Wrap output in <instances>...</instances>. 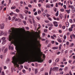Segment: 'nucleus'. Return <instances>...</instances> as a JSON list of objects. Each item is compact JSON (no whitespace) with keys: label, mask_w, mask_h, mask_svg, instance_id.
<instances>
[{"label":"nucleus","mask_w":75,"mask_h":75,"mask_svg":"<svg viewBox=\"0 0 75 75\" xmlns=\"http://www.w3.org/2000/svg\"><path fill=\"white\" fill-rule=\"evenodd\" d=\"M35 45L36 50L35 54L28 56H27L26 57H24V58L23 59H22L21 57H18V59L20 64H23L25 62H28V61L29 62H31V59H35L36 61L38 62H43V60L41 57L42 56L41 54H39V52H40L41 51L40 48L41 46V44H39V47H38V46L37 44H36Z\"/></svg>","instance_id":"nucleus-1"},{"label":"nucleus","mask_w":75,"mask_h":75,"mask_svg":"<svg viewBox=\"0 0 75 75\" xmlns=\"http://www.w3.org/2000/svg\"><path fill=\"white\" fill-rule=\"evenodd\" d=\"M14 44L16 45V51H14L15 52L17 53L15 54L16 56H18V54L19 55H20L22 53H23V47L21 46H18V43H17V40H16L15 39H14ZM17 53L18 54H17Z\"/></svg>","instance_id":"nucleus-2"},{"label":"nucleus","mask_w":75,"mask_h":75,"mask_svg":"<svg viewBox=\"0 0 75 75\" xmlns=\"http://www.w3.org/2000/svg\"><path fill=\"white\" fill-rule=\"evenodd\" d=\"M9 31L11 33L10 35L9 36V41H11L12 40L15 39V36H18V34L16 33V30L15 29H12L11 31V30L9 29Z\"/></svg>","instance_id":"nucleus-3"},{"label":"nucleus","mask_w":75,"mask_h":75,"mask_svg":"<svg viewBox=\"0 0 75 75\" xmlns=\"http://www.w3.org/2000/svg\"><path fill=\"white\" fill-rule=\"evenodd\" d=\"M13 58V61L12 62L14 64H16V63H17V59L15 56H13V57H12Z\"/></svg>","instance_id":"nucleus-4"},{"label":"nucleus","mask_w":75,"mask_h":75,"mask_svg":"<svg viewBox=\"0 0 75 75\" xmlns=\"http://www.w3.org/2000/svg\"><path fill=\"white\" fill-rule=\"evenodd\" d=\"M6 38L5 37H3L1 38V40H2V44L3 45H4V44H6Z\"/></svg>","instance_id":"nucleus-5"},{"label":"nucleus","mask_w":75,"mask_h":75,"mask_svg":"<svg viewBox=\"0 0 75 75\" xmlns=\"http://www.w3.org/2000/svg\"><path fill=\"white\" fill-rule=\"evenodd\" d=\"M74 25H71V27L69 29V32L72 31V28H74Z\"/></svg>","instance_id":"nucleus-6"},{"label":"nucleus","mask_w":75,"mask_h":75,"mask_svg":"<svg viewBox=\"0 0 75 75\" xmlns=\"http://www.w3.org/2000/svg\"><path fill=\"white\" fill-rule=\"evenodd\" d=\"M59 69L58 67H54L53 68V71H57Z\"/></svg>","instance_id":"nucleus-7"},{"label":"nucleus","mask_w":75,"mask_h":75,"mask_svg":"<svg viewBox=\"0 0 75 75\" xmlns=\"http://www.w3.org/2000/svg\"><path fill=\"white\" fill-rule=\"evenodd\" d=\"M54 26L55 27H57L58 26V23L56 22V21H54Z\"/></svg>","instance_id":"nucleus-8"},{"label":"nucleus","mask_w":75,"mask_h":75,"mask_svg":"<svg viewBox=\"0 0 75 75\" xmlns=\"http://www.w3.org/2000/svg\"><path fill=\"white\" fill-rule=\"evenodd\" d=\"M4 24L2 23L1 25V29H3L4 28Z\"/></svg>","instance_id":"nucleus-9"},{"label":"nucleus","mask_w":75,"mask_h":75,"mask_svg":"<svg viewBox=\"0 0 75 75\" xmlns=\"http://www.w3.org/2000/svg\"><path fill=\"white\" fill-rule=\"evenodd\" d=\"M52 67H51L49 71V75H51V72L52 71Z\"/></svg>","instance_id":"nucleus-10"},{"label":"nucleus","mask_w":75,"mask_h":75,"mask_svg":"<svg viewBox=\"0 0 75 75\" xmlns=\"http://www.w3.org/2000/svg\"><path fill=\"white\" fill-rule=\"evenodd\" d=\"M4 34L3 31H0V35H3Z\"/></svg>","instance_id":"nucleus-11"},{"label":"nucleus","mask_w":75,"mask_h":75,"mask_svg":"<svg viewBox=\"0 0 75 75\" xmlns=\"http://www.w3.org/2000/svg\"><path fill=\"white\" fill-rule=\"evenodd\" d=\"M71 11H72V13L75 12V8H74V7H73V8H72Z\"/></svg>","instance_id":"nucleus-12"},{"label":"nucleus","mask_w":75,"mask_h":75,"mask_svg":"<svg viewBox=\"0 0 75 75\" xmlns=\"http://www.w3.org/2000/svg\"><path fill=\"white\" fill-rule=\"evenodd\" d=\"M58 48V47H54L52 48V49L53 50H57Z\"/></svg>","instance_id":"nucleus-13"},{"label":"nucleus","mask_w":75,"mask_h":75,"mask_svg":"<svg viewBox=\"0 0 75 75\" xmlns=\"http://www.w3.org/2000/svg\"><path fill=\"white\" fill-rule=\"evenodd\" d=\"M66 24L67 27H69V23L68 22H66Z\"/></svg>","instance_id":"nucleus-14"},{"label":"nucleus","mask_w":75,"mask_h":75,"mask_svg":"<svg viewBox=\"0 0 75 75\" xmlns=\"http://www.w3.org/2000/svg\"><path fill=\"white\" fill-rule=\"evenodd\" d=\"M46 8H50V5L49 4L46 5Z\"/></svg>","instance_id":"nucleus-15"},{"label":"nucleus","mask_w":75,"mask_h":75,"mask_svg":"<svg viewBox=\"0 0 75 75\" xmlns=\"http://www.w3.org/2000/svg\"><path fill=\"white\" fill-rule=\"evenodd\" d=\"M59 17L61 19H62L63 18V16H62V15L61 14H60L59 15Z\"/></svg>","instance_id":"nucleus-16"},{"label":"nucleus","mask_w":75,"mask_h":75,"mask_svg":"<svg viewBox=\"0 0 75 75\" xmlns=\"http://www.w3.org/2000/svg\"><path fill=\"white\" fill-rule=\"evenodd\" d=\"M18 20H19L20 21H21V19H17V18H16L15 19V21H18Z\"/></svg>","instance_id":"nucleus-17"},{"label":"nucleus","mask_w":75,"mask_h":75,"mask_svg":"<svg viewBox=\"0 0 75 75\" xmlns=\"http://www.w3.org/2000/svg\"><path fill=\"white\" fill-rule=\"evenodd\" d=\"M57 40L59 42H62V40L60 39H58Z\"/></svg>","instance_id":"nucleus-18"},{"label":"nucleus","mask_w":75,"mask_h":75,"mask_svg":"<svg viewBox=\"0 0 75 75\" xmlns=\"http://www.w3.org/2000/svg\"><path fill=\"white\" fill-rule=\"evenodd\" d=\"M8 50V49H7V48H6L4 51V53H6V52H7V51Z\"/></svg>","instance_id":"nucleus-19"},{"label":"nucleus","mask_w":75,"mask_h":75,"mask_svg":"<svg viewBox=\"0 0 75 75\" xmlns=\"http://www.w3.org/2000/svg\"><path fill=\"white\" fill-rule=\"evenodd\" d=\"M16 8V7L15 6H12L11 7V9H15Z\"/></svg>","instance_id":"nucleus-20"},{"label":"nucleus","mask_w":75,"mask_h":75,"mask_svg":"<svg viewBox=\"0 0 75 75\" xmlns=\"http://www.w3.org/2000/svg\"><path fill=\"white\" fill-rule=\"evenodd\" d=\"M74 45V43H72L70 45V47H73Z\"/></svg>","instance_id":"nucleus-21"},{"label":"nucleus","mask_w":75,"mask_h":75,"mask_svg":"<svg viewBox=\"0 0 75 75\" xmlns=\"http://www.w3.org/2000/svg\"><path fill=\"white\" fill-rule=\"evenodd\" d=\"M37 73H38V70H37V69H35V74H37Z\"/></svg>","instance_id":"nucleus-22"},{"label":"nucleus","mask_w":75,"mask_h":75,"mask_svg":"<svg viewBox=\"0 0 75 75\" xmlns=\"http://www.w3.org/2000/svg\"><path fill=\"white\" fill-rule=\"evenodd\" d=\"M58 16V11H57V13L55 14V16Z\"/></svg>","instance_id":"nucleus-23"},{"label":"nucleus","mask_w":75,"mask_h":75,"mask_svg":"<svg viewBox=\"0 0 75 75\" xmlns=\"http://www.w3.org/2000/svg\"><path fill=\"white\" fill-rule=\"evenodd\" d=\"M28 20L30 22V23H31V24H33V22H32V21H31V19H28Z\"/></svg>","instance_id":"nucleus-24"},{"label":"nucleus","mask_w":75,"mask_h":75,"mask_svg":"<svg viewBox=\"0 0 75 75\" xmlns=\"http://www.w3.org/2000/svg\"><path fill=\"white\" fill-rule=\"evenodd\" d=\"M42 55L43 58H45V54H42Z\"/></svg>","instance_id":"nucleus-25"},{"label":"nucleus","mask_w":75,"mask_h":75,"mask_svg":"<svg viewBox=\"0 0 75 75\" xmlns=\"http://www.w3.org/2000/svg\"><path fill=\"white\" fill-rule=\"evenodd\" d=\"M16 12H17V13H18L19 12H20V10L18 9H16Z\"/></svg>","instance_id":"nucleus-26"},{"label":"nucleus","mask_w":75,"mask_h":75,"mask_svg":"<svg viewBox=\"0 0 75 75\" xmlns=\"http://www.w3.org/2000/svg\"><path fill=\"white\" fill-rule=\"evenodd\" d=\"M69 21L70 23H72V20L71 19H69Z\"/></svg>","instance_id":"nucleus-27"},{"label":"nucleus","mask_w":75,"mask_h":75,"mask_svg":"<svg viewBox=\"0 0 75 75\" xmlns=\"http://www.w3.org/2000/svg\"><path fill=\"white\" fill-rule=\"evenodd\" d=\"M63 38L64 40H65L67 38V36L66 35H64L63 36Z\"/></svg>","instance_id":"nucleus-28"},{"label":"nucleus","mask_w":75,"mask_h":75,"mask_svg":"<svg viewBox=\"0 0 75 75\" xmlns=\"http://www.w3.org/2000/svg\"><path fill=\"white\" fill-rule=\"evenodd\" d=\"M74 8V7H72V6H71V5H69V8Z\"/></svg>","instance_id":"nucleus-29"},{"label":"nucleus","mask_w":75,"mask_h":75,"mask_svg":"<svg viewBox=\"0 0 75 75\" xmlns=\"http://www.w3.org/2000/svg\"><path fill=\"white\" fill-rule=\"evenodd\" d=\"M61 46H62V45H60L59 47V50H61Z\"/></svg>","instance_id":"nucleus-30"},{"label":"nucleus","mask_w":75,"mask_h":75,"mask_svg":"<svg viewBox=\"0 0 75 75\" xmlns=\"http://www.w3.org/2000/svg\"><path fill=\"white\" fill-rule=\"evenodd\" d=\"M58 4H59V5H62V6H63V3L61 4V3H58Z\"/></svg>","instance_id":"nucleus-31"},{"label":"nucleus","mask_w":75,"mask_h":75,"mask_svg":"<svg viewBox=\"0 0 75 75\" xmlns=\"http://www.w3.org/2000/svg\"><path fill=\"white\" fill-rule=\"evenodd\" d=\"M60 11H62V12H63V11H64V9H60Z\"/></svg>","instance_id":"nucleus-32"},{"label":"nucleus","mask_w":75,"mask_h":75,"mask_svg":"<svg viewBox=\"0 0 75 75\" xmlns=\"http://www.w3.org/2000/svg\"><path fill=\"white\" fill-rule=\"evenodd\" d=\"M54 11H55V12H56V11H57V8H54Z\"/></svg>","instance_id":"nucleus-33"},{"label":"nucleus","mask_w":75,"mask_h":75,"mask_svg":"<svg viewBox=\"0 0 75 75\" xmlns=\"http://www.w3.org/2000/svg\"><path fill=\"white\" fill-rule=\"evenodd\" d=\"M66 11H67V13H68V14H69V13H70V12L69 11V10H66Z\"/></svg>","instance_id":"nucleus-34"},{"label":"nucleus","mask_w":75,"mask_h":75,"mask_svg":"<svg viewBox=\"0 0 75 75\" xmlns=\"http://www.w3.org/2000/svg\"><path fill=\"white\" fill-rule=\"evenodd\" d=\"M59 61V59H56V60H55L56 62H58Z\"/></svg>","instance_id":"nucleus-35"},{"label":"nucleus","mask_w":75,"mask_h":75,"mask_svg":"<svg viewBox=\"0 0 75 75\" xmlns=\"http://www.w3.org/2000/svg\"><path fill=\"white\" fill-rule=\"evenodd\" d=\"M25 13H26V14H27V13H28V11L27 10H25Z\"/></svg>","instance_id":"nucleus-36"},{"label":"nucleus","mask_w":75,"mask_h":75,"mask_svg":"<svg viewBox=\"0 0 75 75\" xmlns=\"http://www.w3.org/2000/svg\"><path fill=\"white\" fill-rule=\"evenodd\" d=\"M72 60H69V64H71V62H72Z\"/></svg>","instance_id":"nucleus-37"},{"label":"nucleus","mask_w":75,"mask_h":75,"mask_svg":"<svg viewBox=\"0 0 75 75\" xmlns=\"http://www.w3.org/2000/svg\"><path fill=\"white\" fill-rule=\"evenodd\" d=\"M41 11L40 10H39L38 11V13L39 14H41Z\"/></svg>","instance_id":"nucleus-38"},{"label":"nucleus","mask_w":75,"mask_h":75,"mask_svg":"<svg viewBox=\"0 0 75 75\" xmlns=\"http://www.w3.org/2000/svg\"><path fill=\"white\" fill-rule=\"evenodd\" d=\"M46 16H47V17H50V15L48 14H47Z\"/></svg>","instance_id":"nucleus-39"},{"label":"nucleus","mask_w":75,"mask_h":75,"mask_svg":"<svg viewBox=\"0 0 75 75\" xmlns=\"http://www.w3.org/2000/svg\"><path fill=\"white\" fill-rule=\"evenodd\" d=\"M67 69H68V67H66L64 68V70H65V71H67Z\"/></svg>","instance_id":"nucleus-40"},{"label":"nucleus","mask_w":75,"mask_h":75,"mask_svg":"<svg viewBox=\"0 0 75 75\" xmlns=\"http://www.w3.org/2000/svg\"><path fill=\"white\" fill-rule=\"evenodd\" d=\"M23 23L24 24H25V25H26V24H27V23H26V21H23Z\"/></svg>","instance_id":"nucleus-41"},{"label":"nucleus","mask_w":75,"mask_h":75,"mask_svg":"<svg viewBox=\"0 0 75 75\" xmlns=\"http://www.w3.org/2000/svg\"><path fill=\"white\" fill-rule=\"evenodd\" d=\"M5 74L4 73V71H2L1 73V75H5Z\"/></svg>","instance_id":"nucleus-42"},{"label":"nucleus","mask_w":75,"mask_h":75,"mask_svg":"<svg viewBox=\"0 0 75 75\" xmlns=\"http://www.w3.org/2000/svg\"><path fill=\"white\" fill-rule=\"evenodd\" d=\"M63 70V69L62 68H60L59 69V71H62Z\"/></svg>","instance_id":"nucleus-43"},{"label":"nucleus","mask_w":75,"mask_h":75,"mask_svg":"<svg viewBox=\"0 0 75 75\" xmlns=\"http://www.w3.org/2000/svg\"><path fill=\"white\" fill-rule=\"evenodd\" d=\"M63 7H64L65 9H66V8H67V7H66V5H64V6H63Z\"/></svg>","instance_id":"nucleus-44"},{"label":"nucleus","mask_w":75,"mask_h":75,"mask_svg":"<svg viewBox=\"0 0 75 75\" xmlns=\"http://www.w3.org/2000/svg\"><path fill=\"white\" fill-rule=\"evenodd\" d=\"M8 49L9 50H10V49H11V45H9Z\"/></svg>","instance_id":"nucleus-45"},{"label":"nucleus","mask_w":75,"mask_h":75,"mask_svg":"<svg viewBox=\"0 0 75 75\" xmlns=\"http://www.w3.org/2000/svg\"><path fill=\"white\" fill-rule=\"evenodd\" d=\"M43 16L44 17H45V16H46V14H45V13H43Z\"/></svg>","instance_id":"nucleus-46"},{"label":"nucleus","mask_w":75,"mask_h":75,"mask_svg":"<svg viewBox=\"0 0 75 75\" xmlns=\"http://www.w3.org/2000/svg\"><path fill=\"white\" fill-rule=\"evenodd\" d=\"M34 15L35 16H36V15H37V12H35L34 13Z\"/></svg>","instance_id":"nucleus-47"},{"label":"nucleus","mask_w":75,"mask_h":75,"mask_svg":"<svg viewBox=\"0 0 75 75\" xmlns=\"http://www.w3.org/2000/svg\"><path fill=\"white\" fill-rule=\"evenodd\" d=\"M44 32L45 33H47V29H45L44 30Z\"/></svg>","instance_id":"nucleus-48"},{"label":"nucleus","mask_w":75,"mask_h":75,"mask_svg":"<svg viewBox=\"0 0 75 75\" xmlns=\"http://www.w3.org/2000/svg\"><path fill=\"white\" fill-rule=\"evenodd\" d=\"M51 38H52V39H53V40H55V38H54V36H51Z\"/></svg>","instance_id":"nucleus-49"},{"label":"nucleus","mask_w":75,"mask_h":75,"mask_svg":"<svg viewBox=\"0 0 75 75\" xmlns=\"http://www.w3.org/2000/svg\"><path fill=\"white\" fill-rule=\"evenodd\" d=\"M69 74L70 75H72V73L71 72V71H70L69 72Z\"/></svg>","instance_id":"nucleus-50"},{"label":"nucleus","mask_w":75,"mask_h":75,"mask_svg":"<svg viewBox=\"0 0 75 75\" xmlns=\"http://www.w3.org/2000/svg\"><path fill=\"white\" fill-rule=\"evenodd\" d=\"M64 74V71H61L60 73V74Z\"/></svg>","instance_id":"nucleus-51"},{"label":"nucleus","mask_w":75,"mask_h":75,"mask_svg":"<svg viewBox=\"0 0 75 75\" xmlns=\"http://www.w3.org/2000/svg\"><path fill=\"white\" fill-rule=\"evenodd\" d=\"M51 62H52V60H50L49 61V64H50V63H51Z\"/></svg>","instance_id":"nucleus-52"},{"label":"nucleus","mask_w":75,"mask_h":75,"mask_svg":"<svg viewBox=\"0 0 75 75\" xmlns=\"http://www.w3.org/2000/svg\"><path fill=\"white\" fill-rule=\"evenodd\" d=\"M67 35H70V33H68L67 34Z\"/></svg>","instance_id":"nucleus-53"},{"label":"nucleus","mask_w":75,"mask_h":75,"mask_svg":"<svg viewBox=\"0 0 75 75\" xmlns=\"http://www.w3.org/2000/svg\"><path fill=\"white\" fill-rule=\"evenodd\" d=\"M44 1V0H41V1H40L41 3H43Z\"/></svg>","instance_id":"nucleus-54"},{"label":"nucleus","mask_w":75,"mask_h":75,"mask_svg":"<svg viewBox=\"0 0 75 75\" xmlns=\"http://www.w3.org/2000/svg\"><path fill=\"white\" fill-rule=\"evenodd\" d=\"M48 20H50V21H52V19H51V18H48Z\"/></svg>","instance_id":"nucleus-55"},{"label":"nucleus","mask_w":75,"mask_h":75,"mask_svg":"<svg viewBox=\"0 0 75 75\" xmlns=\"http://www.w3.org/2000/svg\"><path fill=\"white\" fill-rule=\"evenodd\" d=\"M29 7H30V8H31V7H32V6H31V5H29L28 6Z\"/></svg>","instance_id":"nucleus-56"},{"label":"nucleus","mask_w":75,"mask_h":75,"mask_svg":"<svg viewBox=\"0 0 75 75\" xmlns=\"http://www.w3.org/2000/svg\"><path fill=\"white\" fill-rule=\"evenodd\" d=\"M48 75V74L47 72H46L45 73V75Z\"/></svg>","instance_id":"nucleus-57"},{"label":"nucleus","mask_w":75,"mask_h":75,"mask_svg":"<svg viewBox=\"0 0 75 75\" xmlns=\"http://www.w3.org/2000/svg\"><path fill=\"white\" fill-rule=\"evenodd\" d=\"M72 37H73L74 38H75V35H74V34H72Z\"/></svg>","instance_id":"nucleus-58"},{"label":"nucleus","mask_w":75,"mask_h":75,"mask_svg":"<svg viewBox=\"0 0 75 75\" xmlns=\"http://www.w3.org/2000/svg\"><path fill=\"white\" fill-rule=\"evenodd\" d=\"M66 44H67V45H69V42H67Z\"/></svg>","instance_id":"nucleus-59"},{"label":"nucleus","mask_w":75,"mask_h":75,"mask_svg":"<svg viewBox=\"0 0 75 75\" xmlns=\"http://www.w3.org/2000/svg\"><path fill=\"white\" fill-rule=\"evenodd\" d=\"M52 27H50L49 28V30H51V29H52Z\"/></svg>","instance_id":"nucleus-60"},{"label":"nucleus","mask_w":75,"mask_h":75,"mask_svg":"<svg viewBox=\"0 0 75 75\" xmlns=\"http://www.w3.org/2000/svg\"><path fill=\"white\" fill-rule=\"evenodd\" d=\"M16 18V16H14L13 17V19L14 20L15 19V18Z\"/></svg>","instance_id":"nucleus-61"},{"label":"nucleus","mask_w":75,"mask_h":75,"mask_svg":"<svg viewBox=\"0 0 75 75\" xmlns=\"http://www.w3.org/2000/svg\"><path fill=\"white\" fill-rule=\"evenodd\" d=\"M60 67H64V65H61L60 66Z\"/></svg>","instance_id":"nucleus-62"},{"label":"nucleus","mask_w":75,"mask_h":75,"mask_svg":"<svg viewBox=\"0 0 75 75\" xmlns=\"http://www.w3.org/2000/svg\"><path fill=\"white\" fill-rule=\"evenodd\" d=\"M55 42V41H52V44H54Z\"/></svg>","instance_id":"nucleus-63"},{"label":"nucleus","mask_w":75,"mask_h":75,"mask_svg":"<svg viewBox=\"0 0 75 75\" xmlns=\"http://www.w3.org/2000/svg\"><path fill=\"white\" fill-rule=\"evenodd\" d=\"M60 53H61V52H57V55H59V54H60Z\"/></svg>","instance_id":"nucleus-64"}]
</instances>
